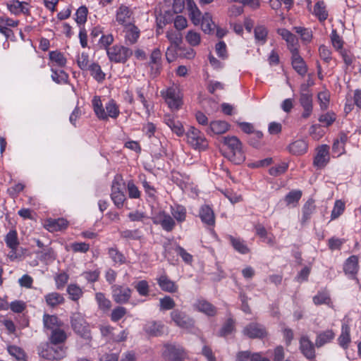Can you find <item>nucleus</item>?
I'll return each instance as SVG.
<instances>
[{"instance_id": "obj_3", "label": "nucleus", "mask_w": 361, "mask_h": 361, "mask_svg": "<svg viewBox=\"0 0 361 361\" xmlns=\"http://www.w3.org/2000/svg\"><path fill=\"white\" fill-rule=\"evenodd\" d=\"M67 348L63 345L47 342L41 344L38 348L40 357L48 360H59L66 356Z\"/></svg>"}, {"instance_id": "obj_31", "label": "nucleus", "mask_w": 361, "mask_h": 361, "mask_svg": "<svg viewBox=\"0 0 361 361\" xmlns=\"http://www.w3.org/2000/svg\"><path fill=\"white\" fill-rule=\"evenodd\" d=\"M194 307L200 312H204L208 316H214L216 314V308L209 302L201 300H198Z\"/></svg>"}, {"instance_id": "obj_54", "label": "nucleus", "mask_w": 361, "mask_h": 361, "mask_svg": "<svg viewBox=\"0 0 361 361\" xmlns=\"http://www.w3.org/2000/svg\"><path fill=\"white\" fill-rule=\"evenodd\" d=\"M278 33L285 39L291 48L295 47L294 44L296 42L295 36L286 29H279Z\"/></svg>"}, {"instance_id": "obj_12", "label": "nucleus", "mask_w": 361, "mask_h": 361, "mask_svg": "<svg viewBox=\"0 0 361 361\" xmlns=\"http://www.w3.org/2000/svg\"><path fill=\"white\" fill-rule=\"evenodd\" d=\"M152 221L154 224L161 225V228L166 231H171L176 225L173 217L164 211L157 213L152 217Z\"/></svg>"}, {"instance_id": "obj_19", "label": "nucleus", "mask_w": 361, "mask_h": 361, "mask_svg": "<svg viewBox=\"0 0 361 361\" xmlns=\"http://www.w3.org/2000/svg\"><path fill=\"white\" fill-rule=\"evenodd\" d=\"M165 326L161 322L149 321L145 326L144 331L149 335L153 336H159L164 333Z\"/></svg>"}, {"instance_id": "obj_53", "label": "nucleus", "mask_w": 361, "mask_h": 361, "mask_svg": "<svg viewBox=\"0 0 361 361\" xmlns=\"http://www.w3.org/2000/svg\"><path fill=\"white\" fill-rule=\"evenodd\" d=\"M77 63L80 68L82 71H87L90 66L89 55L86 52H82L77 59Z\"/></svg>"}, {"instance_id": "obj_29", "label": "nucleus", "mask_w": 361, "mask_h": 361, "mask_svg": "<svg viewBox=\"0 0 361 361\" xmlns=\"http://www.w3.org/2000/svg\"><path fill=\"white\" fill-rule=\"evenodd\" d=\"M350 326L347 323H343L341 326V333L338 338V344L346 349L348 347V345L350 342Z\"/></svg>"}, {"instance_id": "obj_21", "label": "nucleus", "mask_w": 361, "mask_h": 361, "mask_svg": "<svg viewBox=\"0 0 361 361\" xmlns=\"http://www.w3.org/2000/svg\"><path fill=\"white\" fill-rule=\"evenodd\" d=\"M42 321L44 329L45 330L54 331V329L63 326V322H61L56 315L44 314L43 315Z\"/></svg>"}, {"instance_id": "obj_55", "label": "nucleus", "mask_w": 361, "mask_h": 361, "mask_svg": "<svg viewBox=\"0 0 361 361\" xmlns=\"http://www.w3.org/2000/svg\"><path fill=\"white\" fill-rule=\"evenodd\" d=\"M160 310H169L176 306L175 301L170 296H165L159 299Z\"/></svg>"}, {"instance_id": "obj_41", "label": "nucleus", "mask_w": 361, "mask_h": 361, "mask_svg": "<svg viewBox=\"0 0 361 361\" xmlns=\"http://www.w3.org/2000/svg\"><path fill=\"white\" fill-rule=\"evenodd\" d=\"M110 258L116 263L123 264L126 263L125 256L116 247H111L108 250Z\"/></svg>"}, {"instance_id": "obj_18", "label": "nucleus", "mask_w": 361, "mask_h": 361, "mask_svg": "<svg viewBox=\"0 0 361 361\" xmlns=\"http://www.w3.org/2000/svg\"><path fill=\"white\" fill-rule=\"evenodd\" d=\"M300 350L307 359H313L315 357L314 344L307 336H302L300 337Z\"/></svg>"}, {"instance_id": "obj_6", "label": "nucleus", "mask_w": 361, "mask_h": 361, "mask_svg": "<svg viewBox=\"0 0 361 361\" xmlns=\"http://www.w3.org/2000/svg\"><path fill=\"white\" fill-rule=\"evenodd\" d=\"M125 183L121 176L116 175L111 184V198L115 206L121 208L126 200L124 194Z\"/></svg>"}, {"instance_id": "obj_32", "label": "nucleus", "mask_w": 361, "mask_h": 361, "mask_svg": "<svg viewBox=\"0 0 361 361\" xmlns=\"http://www.w3.org/2000/svg\"><path fill=\"white\" fill-rule=\"evenodd\" d=\"M87 71H89L90 75L98 82H102L105 80L106 74L102 71L101 66L97 63H92Z\"/></svg>"}, {"instance_id": "obj_40", "label": "nucleus", "mask_w": 361, "mask_h": 361, "mask_svg": "<svg viewBox=\"0 0 361 361\" xmlns=\"http://www.w3.org/2000/svg\"><path fill=\"white\" fill-rule=\"evenodd\" d=\"M171 214L178 222H183L186 218V209L181 205H176L171 207Z\"/></svg>"}, {"instance_id": "obj_46", "label": "nucleus", "mask_w": 361, "mask_h": 361, "mask_svg": "<svg viewBox=\"0 0 361 361\" xmlns=\"http://www.w3.org/2000/svg\"><path fill=\"white\" fill-rule=\"evenodd\" d=\"M67 292L70 298L74 301L79 300L83 293L82 289L75 284H70L67 288Z\"/></svg>"}, {"instance_id": "obj_63", "label": "nucleus", "mask_w": 361, "mask_h": 361, "mask_svg": "<svg viewBox=\"0 0 361 361\" xmlns=\"http://www.w3.org/2000/svg\"><path fill=\"white\" fill-rule=\"evenodd\" d=\"M315 305L329 304L330 298L328 293L325 291L319 292L313 298Z\"/></svg>"}, {"instance_id": "obj_44", "label": "nucleus", "mask_w": 361, "mask_h": 361, "mask_svg": "<svg viewBox=\"0 0 361 361\" xmlns=\"http://www.w3.org/2000/svg\"><path fill=\"white\" fill-rule=\"evenodd\" d=\"M166 37L176 48L178 47L182 42L181 34L176 30H169L166 32Z\"/></svg>"}, {"instance_id": "obj_47", "label": "nucleus", "mask_w": 361, "mask_h": 361, "mask_svg": "<svg viewBox=\"0 0 361 361\" xmlns=\"http://www.w3.org/2000/svg\"><path fill=\"white\" fill-rule=\"evenodd\" d=\"M345 210V202L341 200L335 202L334 208L331 214V220L338 218Z\"/></svg>"}, {"instance_id": "obj_35", "label": "nucleus", "mask_w": 361, "mask_h": 361, "mask_svg": "<svg viewBox=\"0 0 361 361\" xmlns=\"http://www.w3.org/2000/svg\"><path fill=\"white\" fill-rule=\"evenodd\" d=\"M47 226L50 231H61L68 226V221L62 218L50 219L48 220Z\"/></svg>"}, {"instance_id": "obj_23", "label": "nucleus", "mask_w": 361, "mask_h": 361, "mask_svg": "<svg viewBox=\"0 0 361 361\" xmlns=\"http://www.w3.org/2000/svg\"><path fill=\"white\" fill-rule=\"evenodd\" d=\"M230 128V125L224 121H214L210 123L207 130L208 134L221 135L226 133Z\"/></svg>"}, {"instance_id": "obj_57", "label": "nucleus", "mask_w": 361, "mask_h": 361, "mask_svg": "<svg viewBox=\"0 0 361 361\" xmlns=\"http://www.w3.org/2000/svg\"><path fill=\"white\" fill-rule=\"evenodd\" d=\"M10 249L11 250L8 254V257L11 259V261H14L21 258L26 252V249L19 247L18 246Z\"/></svg>"}, {"instance_id": "obj_56", "label": "nucleus", "mask_w": 361, "mask_h": 361, "mask_svg": "<svg viewBox=\"0 0 361 361\" xmlns=\"http://www.w3.org/2000/svg\"><path fill=\"white\" fill-rule=\"evenodd\" d=\"M314 205L312 202H307L302 207V222L307 221L314 212Z\"/></svg>"}, {"instance_id": "obj_62", "label": "nucleus", "mask_w": 361, "mask_h": 361, "mask_svg": "<svg viewBox=\"0 0 361 361\" xmlns=\"http://www.w3.org/2000/svg\"><path fill=\"white\" fill-rule=\"evenodd\" d=\"M135 288L138 292V293L142 296H147L149 294V286L148 282L145 280L138 281L135 285Z\"/></svg>"}, {"instance_id": "obj_60", "label": "nucleus", "mask_w": 361, "mask_h": 361, "mask_svg": "<svg viewBox=\"0 0 361 361\" xmlns=\"http://www.w3.org/2000/svg\"><path fill=\"white\" fill-rule=\"evenodd\" d=\"M320 107L322 110L328 108L329 104L330 94L327 91L320 92L317 95Z\"/></svg>"}, {"instance_id": "obj_14", "label": "nucleus", "mask_w": 361, "mask_h": 361, "mask_svg": "<svg viewBox=\"0 0 361 361\" xmlns=\"http://www.w3.org/2000/svg\"><path fill=\"white\" fill-rule=\"evenodd\" d=\"M133 20V11L132 9L125 4L120 5L116 13V22L123 26L132 23Z\"/></svg>"}, {"instance_id": "obj_49", "label": "nucleus", "mask_w": 361, "mask_h": 361, "mask_svg": "<svg viewBox=\"0 0 361 361\" xmlns=\"http://www.w3.org/2000/svg\"><path fill=\"white\" fill-rule=\"evenodd\" d=\"M336 119V115L333 111H329L326 114H322L319 117V121L323 124L324 126L328 127L333 124Z\"/></svg>"}, {"instance_id": "obj_15", "label": "nucleus", "mask_w": 361, "mask_h": 361, "mask_svg": "<svg viewBox=\"0 0 361 361\" xmlns=\"http://www.w3.org/2000/svg\"><path fill=\"white\" fill-rule=\"evenodd\" d=\"M292 54V66L293 69L300 75L304 76L307 71V67L303 59L300 56L298 50L296 47L290 48Z\"/></svg>"}, {"instance_id": "obj_51", "label": "nucleus", "mask_w": 361, "mask_h": 361, "mask_svg": "<svg viewBox=\"0 0 361 361\" xmlns=\"http://www.w3.org/2000/svg\"><path fill=\"white\" fill-rule=\"evenodd\" d=\"M314 13L320 20H326L328 16L324 3L323 1H319L315 4Z\"/></svg>"}, {"instance_id": "obj_30", "label": "nucleus", "mask_w": 361, "mask_h": 361, "mask_svg": "<svg viewBox=\"0 0 361 361\" xmlns=\"http://www.w3.org/2000/svg\"><path fill=\"white\" fill-rule=\"evenodd\" d=\"M289 151L295 155H301L305 154L307 150V144L302 140H298L292 142L289 145Z\"/></svg>"}, {"instance_id": "obj_42", "label": "nucleus", "mask_w": 361, "mask_h": 361, "mask_svg": "<svg viewBox=\"0 0 361 361\" xmlns=\"http://www.w3.org/2000/svg\"><path fill=\"white\" fill-rule=\"evenodd\" d=\"M121 238L126 240H139L142 237V233L139 229L129 230L126 229L120 232Z\"/></svg>"}, {"instance_id": "obj_50", "label": "nucleus", "mask_w": 361, "mask_h": 361, "mask_svg": "<svg viewBox=\"0 0 361 361\" xmlns=\"http://www.w3.org/2000/svg\"><path fill=\"white\" fill-rule=\"evenodd\" d=\"M267 30L266 27L262 25L257 26L255 28V37L256 41H257L261 44L265 43L267 40Z\"/></svg>"}, {"instance_id": "obj_36", "label": "nucleus", "mask_w": 361, "mask_h": 361, "mask_svg": "<svg viewBox=\"0 0 361 361\" xmlns=\"http://www.w3.org/2000/svg\"><path fill=\"white\" fill-rule=\"evenodd\" d=\"M358 270V259L356 256L350 257L344 264V271L348 274H355Z\"/></svg>"}, {"instance_id": "obj_16", "label": "nucleus", "mask_w": 361, "mask_h": 361, "mask_svg": "<svg viewBox=\"0 0 361 361\" xmlns=\"http://www.w3.org/2000/svg\"><path fill=\"white\" fill-rule=\"evenodd\" d=\"M329 147L326 145H321L317 149L313 165L317 169H322L329 161Z\"/></svg>"}, {"instance_id": "obj_25", "label": "nucleus", "mask_w": 361, "mask_h": 361, "mask_svg": "<svg viewBox=\"0 0 361 361\" xmlns=\"http://www.w3.org/2000/svg\"><path fill=\"white\" fill-rule=\"evenodd\" d=\"M200 217L202 221L209 226H214L215 224V216L212 209L208 205H203L200 210Z\"/></svg>"}, {"instance_id": "obj_58", "label": "nucleus", "mask_w": 361, "mask_h": 361, "mask_svg": "<svg viewBox=\"0 0 361 361\" xmlns=\"http://www.w3.org/2000/svg\"><path fill=\"white\" fill-rule=\"evenodd\" d=\"M185 39L191 46H197L201 41L200 35L197 32L190 30L185 36Z\"/></svg>"}, {"instance_id": "obj_34", "label": "nucleus", "mask_w": 361, "mask_h": 361, "mask_svg": "<svg viewBox=\"0 0 361 361\" xmlns=\"http://www.w3.org/2000/svg\"><path fill=\"white\" fill-rule=\"evenodd\" d=\"M45 301L47 305L54 307L57 305H61L64 302L65 299L63 296L56 292L50 293L44 296Z\"/></svg>"}, {"instance_id": "obj_22", "label": "nucleus", "mask_w": 361, "mask_h": 361, "mask_svg": "<svg viewBox=\"0 0 361 361\" xmlns=\"http://www.w3.org/2000/svg\"><path fill=\"white\" fill-rule=\"evenodd\" d=\"M158 285L164 291L176 293L178 290V286L171 281L166 275L163 274L157 279Z\"/></svg>"}, {"instance_id": "obj_48", "label": "nucleus", "mask_w": 361, "mask_h": 361, "mask_svg": "<svg viewBox=\"0 0 361 361\" xmlns=\"http://www.w3.org/2000/svg\"><path fill=\"white\" fill-rule=\"evenodd\" d=\"M302 196V192L300 190H292L289 192L285 197V202L287 205L296 204Z\"/></svg>"}, {"instance_id": "obj_38", "label": "nucleus", "mask_w": 361, "mask_h": 361, "mask_svg": "<svg viewBox=\"0 0 361 361\" xmlns=\"http://www.w3.org/2000/svg\"><path fill=\"white\" fill-rule=\"evenodd\" d=\"M238 125L245 133L254 134V136L257 139L262 138V133L259 130H255L254 126L252 123L247 122H238Z\"/></svg>"}, {"instance_id": "obj_8", "label": "nucleus", "mask_w": 361, "mask_h": 361, "mask_svg": "<svg viewBox=\"0 0 361 361\" xmlns=\"http://www.w3.org/2000/svg\"><path fill=\"white\" fill-rule=\"evenodd\" d=\"M162 355L169 361H185L188 357L187 353L178 344H165Z\"/></svg>"}, {"instance_id": "obj_43", "label": "nucleus", "mask_w": 361, "mask_h": 361, "mask_svg": "<svg viewBox=\"0 0 361 361\" xmlns=\"http://www.w3.org/2000/svg\"><path fill=\"white\" fill-rule=\"evenodd\" d=\"M5 242L9 248L18 247L19 241L18 239V233L16 230H11L5 237Z\"/></svg>"}, {"instance_id": "obj_9", "label": "nucleus", "mask_w": 361, "mask_h": 361, "mask_svg": "<svg viewBox=\"0 0 361 361\" xmlns=\"http://www.w3.org/2000/svg\"><path fill=\"white\" fill-rule=\"evenodd\" d=\"M161 94L165 98L166 102L171 109L178 110L180 107L182 99L177 87H170L165 91H161Z\"/></svg>"}, {"instance_id": "obj_59", "label": "nucleus", "mask_w": 361, "mask_h": 361, "mask_svg": "<svg viewBox=\"0 0 361 361\" xmlns=\"http://www.w3.org/2000/svg\"><path fill=\"white\" fill-rule=\"evenodd\" d=\"M9 354L15 357L18 360H23L25 357V353L22 348L16 345H10L8 347Z\"/></svg>"}, {"instance_id": "obj_5", "label": "nucleus", "mask_w": 361, "mask_h": 361, "mask_svg": "<svg viewBox=\"0 0 361 361\" xmlns=\"http://www.w3.org/2000/svg\"><path fill=\"white\" fill-rule=\"evenodd\" d=\"M106 54L110 61L125 63L133 55V51L126 46L116 44L107 49Z\"/></svg>"}, {"instance_id": "obj_4", "label": "nucleus", "mask_w": 361, "mask_h": 361, "mask_svg": "<svg viewBox=\"0 0 361 361\" xmlns=\"http://www.w3.org/2000/svg\"><path fill=\"white\" fill-rule=\"evenodd\" d=\"M71 324L73 331L83 339L90 341L91 333L88 323L84 316L79 313H73L71 317Z\"/></svg>"}, {"instance_id": "obj_24", "label": "nucleus", "mask_w": 361, "mask_h": 361, "mask_svg": "<svg viewBox=\"0 0 361 361\" xmlns=\"http://www.w3.org/2000/svg\"><path fill=\"white\" fill-rule=\"evenodd\" d=\"M164 123L178 136L183 135L185 130L181 122H180L178 120L170 115H167L164 117Z\"/></svg>"}, {"instance_id": "obj_10", "label": "nucleus", "mask_w": 361, "mask_h": 361, "mask_svg": "<svg viewBox=\"0 0 361 361\" xmlns=\"http://www.w3.org/2000/svg\"><path fill=\"white\" fill-rule=\"evenodd\" d=\"M112 298L118 304L128 303L130 299L132 289L129 287L114 284L111 286Z\"/></svg>"}, {"instance_id": "obj_37", "label": "nucleus", "mask_w": 361, "mask_h": 361, "mask_svg": "<svg viewBox=\"0 0 361 361\" xmlns=\"http://www.w3.org/2000/svg\"><path fill=\"white\" fill-rule=\"evenodd\" d=\"M201 27H202V30L205 33L209 34L212 31L214 30L216 25H215L214 23L212 21V16L210 13H206L202 16Z\"/></svg>"}, {"instance_id": "obj_28", "label": "nucleus", "mask_w": 361, "mask_h": 361, "mask_svg": "<svg viewBox=\"0 0 361 361\" xmlns=\"http://www.w3.org/2000/svg\"><path fill=\"white\" fill-rule=\"evenodd\" d=\"M67 339V334L62 327H59L54 331H51L49 336V342L54 344L61 345Z\"/></svg>"}, {"instance_id": "obj_7", "label": "nucleus", "mask_w": 361, "mask_h": 361, "mask_svg": "<svg viewBox=\"0 0 361 361\" xmlns=\"http://www.w3.org/2000/svg\"><path fill=\"white\" fill-rule=\"evenodd\" d=\"M186 140L195 149L204 150L208 146L204 134L195 127H190L186 132Z\"/></svg>"}, {"instance_id": "obj_17", "label": "nucleus", "mask_w": 361, "mask_h": 361, "mask_svg": "<svg viewBox=\"0 0 361 361\" xmlns=\"http://www.w3.org/2000/svg\"><path fill=\"white\" fill-rule=\"evenodd\" d=\"M243 334L250 338H262L267 334L265 328L257 323L247 325L243 329Z\"/></svg>"}, {"instance_id": "obj_45", "label": "nucleus", "mask_w": 361, "mask_h": 361, "mask_svg": "<svg viewBox=\"0 0 361 361\" xmlns=\"http://www.w3.org/2000/svg\"><path fill=\"white\" fill-rule=\"evenodd\" d=\"M49 59L60 67H63L66 63V59L63 54L57 51L49 52Z\"/></svg>"}, {"instance_id": "obj_1", "label": "nucleus", "mask_w": 361, "mask_h": 361, "mask_svg": "<svg viewBox=\"0 0 361 361\" xmlns=\"http://www.w3.org/2000/svg\"><path fill=\"white\" fill-rule=\"evenodd\" d=\"M221 142L226 147L223 155L235 164H240L245 160L243 143L236 136H225Z\"/></svg>"}, {"instance_id": "obj_2", "label": "nucleus", "mask_w": 361, "mask_h": 361, "mask_svg": "<svg viewBox=\"0 0 361 361\" xmlns=\"http://www.w3.org/2000/svg\"><path fill=\"white\" fill-rule=\"evenodd\" d=\"M92 104L95 114L101 120H108L109 117L116 118L120 114L118 106L113 99L106 104L105 109L103 107L100 97L98 96L93 97Z\"/></svg>"}, {"instance_id": "obj_39", "label": "nucleus", "mask_w": 361, "mask_h": 361, "mask_svg": "<svg viewBox=\"0 0 361 361\" xmlns=\"http://www.w3.org/2000/svg\"><path fill=\"white\" fill-rule=\"evenodd\" d=\"M95 299L98 304L99 308L104 312L109 311L111 307V301L106 298L104 293H97Z\"/></svg>"}, {"instance_id": "obj_61", "label": "nucleus", "mask_w": 361, "mask_h": 361, "mask_svg": "<svg viewBox=\"0 0 361 361\" xmlns=\"http://www.w3.org/2000/svg\"><path fill=\"white\" fill-rule=\"evenodd\" d=\"M127 313V310L126 307L122 306H118L114 308L111 314V319L113 322H118L122 317H123Z\"/></svg>"}, {"instance_id": "obj_26", "label": "nucleus", "mask_w": 361, "mask_h": 361, "mask_svg": "<svg viewBox=\"0 0 361 361\" xmlns=\"http://www.w3.org/2000/svg\"><path fill=\"white\" fill-rule=\"evenodd\" d=\"M335 337V333L331 329H328L317 334L315 345L320 348L330 343Z\"/></svg>"}, {"instance_id": "obj_52", "label": "nucleus", "mask_w": 361, "mask_h": 361, "mask_svg": "<svg viewBox=\"0 0 361 361\" xmlns=\"http://www.w3.org/2000/svg\"><path fill=\"white\" fill-rule=\"evenodd\" d=\"M331 40L333 47L338 51L343 50V41L336 30H333L331 34Z\"/></svg>"}, {"instance_id": "obj_27", "label": "nucleus", "mask_w": 361, "mask_h": 361, "mask_svg": "<svg viewBox=\"0 0 361 361\" xmlns=\"http://www.w3.org/2000/svg\"><path fill=\"white\" fill-rule=\"evenodd\" d=\"M27 5V3L25 1L12 0L7 4V7L11 13L18 15L20 13H27L29 12V9L25 7Z\"/></svg>"}, {"instance_id": "obj_33", "label": "nucleus", "mask_w": 361, "mask_h": 361, "mask_svg": "<svg viewBox=\"0 0 361 361\" xmlns=\"http://www.w3.org/2000/svg\"><path fill=\"white\" fill-rule=\"evenodd\" d=\"M228 240L233 248L239 253L245 255L250 252V249L244 240L234 238L232 235L228 236Z\"/></svg>"}, {"instance_id": "obj_64", "label": "nucleus", "mask_w": 361, "mask_h": 361, "mask_svg": "<svg viewBox=\"0 0 361 361\" xmlns=\"http://www.w3.org/2000/svg\"><path fill=\"white\" fill-rule=\"evenodd\" d=\"M68 275L65 272L60 273L55 278L56 286L58 290L62 289L68 281Z\"/></svg>"}, {"instance_id": "obj_13", "label": "nucleus", "mask_w": 361, "mask_h": 361, "mask_svg": "<svg viewBox=\"0 0 361 361\" xmlns=\"http://www.w3.org/2000/svg\"><path fill=\"white\" fill-rule=\"evenodd\" d=\"M123 33L126 45L135 44L140 35V29L133 23L123 25Z\"/></svg>"}, {"instance_id": "obj_11", "label": "nucleus", "mask_w": 361, "mask_h": 361, "mask_svg": "<svg viewBox=\"0 0 361 361\" xmlns=\"http://www.w3.org/2000/svg\"><path fill=\"white\" fill-rule=\"evenodd\" d=\"M172 321L180 328L190 329L194 326L193 319L188 316L185 312L175 310L171 312Z\"/></svg>"}, {"instance_id": "obj_20", "label": "nucleus", "mask_w": 361, "mask_h": 361, "mask_svg": "<svg viewBox=\"0 0 361 361\" xmlns=\"http://www.w3.org/2000/svg\"><path fill=\"white\" fill-rule=\"evenodd\" d=\"M299 102L303 108L302 117L304 118H309L313 109L312 94H300Z\"/></svg>"}]
</instances>
